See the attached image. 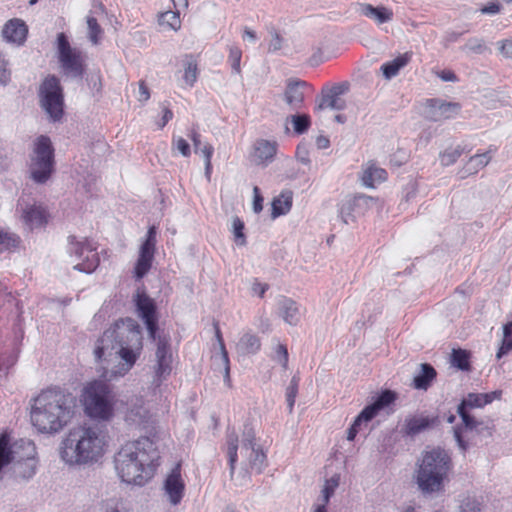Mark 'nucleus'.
<instances>
[{
	"mask_svg": "<svg viewBox=\"0 0 512 512\" xmlns=\"http://www.w3.org/2000/svg\"><path fill=\"white\" fill-rule=\"evenodd\" d=\"M292 207V192L283 191L272 202V218L287 214Z\"/></svg>",
	"mask_w": 512,
	"mask_h": 512,
	"instance_id": "34",
	"label": "nucleus"
},
{
	"mask_svg": "<svg viewBox=\"0 0 512 512\" xmlns=\"http://www.w3.org/2000/svg\"><path fill=\"white\" fill-rule=\"evenodd\" d=\"M276 153V144L267 140H259L255 144L254 157L258 164L270 161Z\"/></svg>",
	"mask_w": 512,
	"mask_h": 512,
	"instance_id": "32",
	"label": "nucleus"
},
{
	"mask_svg": "<svg viewBox=\"0 0 512 512\" xmlns=\"http://www.w3.org/2000/svg\"><path fill=\"white\" fill-rule=\"evenodd\" d=\"M143 350L139 324L132 318L119 319L96 341L95 360L101 364L105 381L124 377L135 365Z\"/></svg>",
	"mask_w": 512,
	"mask_h": 512,
	"instance_id": "1",
	"label": "nucleus"
},
{
	"mask_svg": "<svg viewBox=\"0 0 512 512\" xmlns=\"http://www.w3.org/2000/svg\"><path fill=\"white\" fill-rule=\"evenodd\" d=\"M460 112L456 102H446L441 99H429L426 105V117L431 121H442L454 118Z\"/></svg>",
	"mask_w": 512,
	"mask_h": 512,
	"instance_id": "17",
	"label": "nucleus"
},
{
	"mask_svg": "<svg viewBox=\"0 0 512 512\" xmlns=\"http://www.w3.org/2000/svg\"><path fill=\"white\" fill-rule=\"evenodd\" d=\"M138 317L146 326L149 337L156 339L158 331V315L155 301L145 291L137 290L133 297Z\"/></svg>",
	"mask_w": 512,
	"mask_h": 512,
	"instance_id": "12",
	"label": "nucleus"
},
{
	"mask_svg": "<svg viewBox=\"0 0 512 512\" xmlns=\"http://www.w3.org/2000/svg\"><path fill=\"white\" fill-rule=\"evenodd\" d=\"M171 151L175 155L179 153L183 157H190L191 148L186 139L181 136H173L171 140Z\"/></svg>",
	"mask_w": 512,
	"mask_h": 512,
	"instance_id": "40",
	"label": "nucleus"
},
{
	"mask_svg": "<svg viewBox=\"0 0 512 512\" xmlns=\"http://www.w3.org/2000/svg\"><path fill=\"white\" fill-rule=\"evenodd\" d=\"M151 418L150 411L146 408L142 397H135L130 400L125 413V422L129 426L145 428Z\"/></svg>",
	"mask_w": 512,
	"mask_h": 512,
	"instance_id": "18",
	"label": "nucleus"
},
{
	"mask_svg": "<svg viewBox=\"0 0 512 512\" xmlns=\"http://www.w3.org/2000/svg\"><path fill=\"white\" fill-rule=\"evenodd\" d=\"M217 337H218V340H219L220 350H221L220 355L218 357L219 364L223 366L225 381H230V362H229V357H228V353H227V351L225 349V345H224V343L222 341V338H221L219 330H217Z\"/></svg>",
	"mask_w": 512,
	"mask_h": 512,
	"instance_id": "44",
	"label": "nucleus"
},
{
	"mask_svg": "<svg viewBox=\"0 0 512 512\" xmlns=\"http://www.w3.org/2000/svg\"><path fill=\"white\" fill-rule=\"evenodd\" d=\"M13 456L9 440L5 435L0 436V471L12 462Z\"/></svg>",
	"mask_w": 512,
	"mask_h": 512,
	"instance_id": "41",
	"label": "nucleus"
},
{
	"mask_svg": "<svg viewBox=\"0 0 512 512\" xmlns=\"http://www.w3.org/2000/svg\"><path fill=\"white\" fill-rule=\"evenodd\" d=\"M260 339L251 333H245L237 344V349L242 354H255L260 349Z\"/></svg>",
	"mask_w": 512,
	"mask_h": 512,
	"instance_id": "36",
	"label": "nucleus"
},
{
	"mask_svg": "<svg viewBox=\"0 0 512 512\" xmlns=\"http://www.w3.org/2000/svg\"><path fill=\"white\" fill-rule=\"evenodd\" d=\"M57 55L63 72L71 77H81L84 72L82 52L73 48L64 33L57 35Z\"/></svg>",
	"mask_w": 512,
	"mask_h": 512,
	"instance_id": "10",
	"label": "nucleus"
},
{
	"mask_svg": "<svg viewBox=\"0 0 512 512\" xmlns=\"http://www.w3.org/2000/svg\"><path fill=\"white\" fill-rule=\"evenodd\" d=\"M254 193V201H253V210L255 213H260L263 209V197L260 195V190L257 186L253 189Z\"/></svg>",
	"mask_w": 512,
	"mask_h": 512,
	"instance_id": "60",
	"label": "nucleus"
},
{
	"mask_svg": "<svg viewBox=\"0 0 512 512\" xmlns=\"http://www.w3.org/2000/svg\"><path fill=\"white\" fill-rule=\"evenodd\" d=\"M279 313L289 325H296L300 320V311L297 303L290 298H282L279 303Z\"/></svg>",
	"mask_w": 512,
	"mask_h": 512,
	"instance_id": "28",
	"label": "nucleus"
},
{
	"mask_svg": "<svg viewBox=\"0 0 512 512\" xmlns=\"http://www.w3.org/2000/svg\"><path fill=\"white\" fill-rule=\"evenodd\" d=\"M241 58L242 51L237 46H231L229 48L228 62L235 74H241Z\"/></svg>",
	"mask_w": 512,
	"mask_h": 512,
	"instance_id": "47",
	"label": "nucleus"
},
{
	"mask_svg": "<svg viewBox=\"0 0 512 512\" xmlns=\"http://www.w3.org/2000/svg\"><path fill=\"white\" fill-rule=\"evenodd\" d=\"M371 421L370 418H363L362 417V411L359 413V415L355 418L353 424L351 425V427L348 429V432H347V439L349 441H353L357 435V433L359 432V430L361 429V425L363 423H367Z\"/></svg>",
	"mask_w": 512,
	"mask_h": 512,
	"instance_id": "54",
	"label": "nucleus"
},
{
	"mask_svg": "<svg viewBox=\"0 0 512 512\" xmlns=\"http://www.w3.org/2000/svg\"><path fill=\"white\" fill-rule=\"evenodd\" d=\"M19 243V237L4 230H0V251H6L16 247Z\"/></svg>",
	"mask_w": 512,
	"mask_h": 512,
	"instance_id": "46",
	"label": "nucleus"
},
{
	"mask_svg": "<svg viewBox=\"0 0 512 512\" xmlns=\"http://www.w3.org/2000/svg\"><path fill=\"white\" fill-rule=\"evenodd\" d=\"M42 108L53 120H58L63 114V92L60 80L50 75L46 77L39 89Z\"/></svg>",
	"mask_w": 512,
	"mask_h": 512,
	"instance_id": "9",
	"label": "nucleus"
},
{
	"mask_svg": "<svg viewBox=\"0 0 512 512\" xmlns=\"http://www.w3.org/2000/svg\"><path fill=\"white\" fill-rule=\"evenodd\" d=\"M501 4L496 1H491L483 6L480 11L482 14L495 15L501 11Z\"/></svg>",
	"mask_w": 512,
	"mask_h": 512,
	"instance_id": "59",
	"label": "nucleus"
},
{
	"mask_svg": "<svg viewBox=\"0 0 512 512\" xmlns=\"http://www.w3.org/2000/svg\"><path fill=\"white\" fill-rule=\"evenodd\" d=\"M157 368L156 375L159 378H163L168 375L171 371V354L169 346L163 341H159L156 350Z\"/></svg>",
	"mask_w": 512,
	"mask_h": 512,
	"instance_id": "26",
	"label": "nucleus"
},
{
	"mask_svg": "<svg viewBox=\"0 0 512 512\" xmlns=\"http://www.w3.org/2000/svg\"><path fill=\"white\" fill-rule=\"evenodd\" d=\"M463 150L460 146L455 148H447L440 154V162L442 166H450L454 164L461 156Z\"/></svg>",
	"mask_w": 512,
	"mask_h": 512,
	"instance_id": "45",
	"label": "nucleus"
},
{
	"mask_svg": "<svg viewBox=\"0 0 512 512\" xmlns=\"http://www.w3.org/2000/svg\"><path fill=\"white\" fill-rule=\"evenodd\" d=\"M485 49L484 43L481 39L470 38L463 47V50L469 51L476 54L483 53Z\"/></svg>",
	"mask_w": 512,
	"mask_h": 512,
	"instance_id": "57",
	"label": "nucleus"
},
{
	"mask_svg": "<svg viewBox=\"0 0 512 512\" xmlns=\"http://www.w3.org/2000/svg\"><path fill=\"white\" fill-rule=\"evenodd\" d=\"M76 397L60 388L42 390L30 400V422L40 434L53 436L68 426L75 416Z\"/></svg>",
	"mask_w": 512,
	"mask_h": 512,
	"instance_id": "2",
	"label": "nucleus"
},
{
	"mask_svg": "<svg viewBox=\"0 0 512 512\" xmlns=\"http://www.w3.org/2000/svg\"><path fill=\"white\" fill-rule=\"evenodd\" d=\"M499 54L506 58L512 59V38L502 39L495 43Z\"/></svg>",
	"mask_w": 512,
	"mask_h": 512,
	"instance_id": "55",
	"label": "nucleus"
},
{
	"mask_svg": "<svg viewBox=\"0 0 512 512\" xmlns=\"http://www.w3.org/2000/svg\"><path fill=\"white\" fill-rule=\"evenodd\" d=\"M184 488L185 485L181 478L180 465H177L167 476L164 484L165 493L172 505H177L181 502Z\"/></svg>",
	"mask_w": 512,
	"mask_h": 512,
	"instance_id": "20",
	"label": "nucleus"
},
{
	"mask_svg": "<svg viewBox=\"0 0 512 512\" xmlns=\"http://www.w3.org/2000/svg\"><path fill=\"white\" fill-rule=\"evenodd\" d=\"M37 461L33 455L28 456L23 461H18L13 464L12 472L15 478L28 480L36 473Z\"/></svg>",
	"mask_w": 512,
	"mask_h": 512,
	"instance_id": "30",
	"label": "nucleus"
},
{
	"mask_svg": "<svg viewBox=\"0 0 512 512\" xmlns=\"http://www.w3.org/2000/svg\"><path fill=\"white\" fill-rule=\"evenodd\" d=\"M106 446V436L100 427L80 425L62 437L58 454L69 467L90 466L103 457Z\"/></svg>",
	"mask_w": 512,
	"mask_h": 512,
	"instance_id": "4",
	"label": "nucleus"
},
{
	"mask_svg": "<svg viewBox=\"0 0 512 512\" xmlns=\"http://www.w3.org/2000/svg\"><path fill=\"white\" fill-rule=\"evenodd\" d=\"M157 228L152 225L149 227L146 238L139 249L138 259L134 267V277L137 280L142 279L151 269L154 259L157 243Z\"/></svg>",
	"mask_w": 512,
	"mask_h": 512,
	"instance_id": "14",
	"label": "nucleus"
},
{
	"mask_svg": "<svg viewBox=\"0 0 512 512\" xmlns=\"http://www.w3.org/2000/svg\"><path fill=\"white\" fill-rule=\"evenodd\" d=\"M282 45V38L279 36L278 33H274L272 35V39L269 43V51H277L281 48Z\"/></svg>",
	"mask_w": 512,
	"mask_h": 512,
	"instance_id": "62",
	"label": "nucleus"
},
{
	"mask_svg": "<svg viewBox=\"0 0 512 512\" xmlns=\"http://www.w3.org/2000/svg\"><path fill=\"white\" fill-rule=\"evenodd\" d=\"M294 131L297 134H302L306 132L310 126V117L306 114L302 115H293L291 117Z\"/></svg>",
	"mask_w": 512,
	"mask_h": 512,
	"instance_id": "51",
	"label": "nucleus"
},
{
	"mask_svg": "<svg viewBox=\"0 0 512 512\" xmlns=\"http://www.w3.org/2000/svg\"><path fill=\"white\" fill-rule=\"evenodd\" d=\"M232 229H233V234H234L236 243L241 246L245 245L246 238L243 233L244 223L238 217L233 218Z\"/></svg>",
	"mask_w": 512,
	"mask_h": 512,
	"instance_id": "53",
	"label": "nucleus"
},
{
	"mask_svg": "<svg viewBox=\"0 0 512 512\" xmlns=\"http://www.w3.org/2000/svg\"><path fill=\"white\" fill-rule=\"evenodd\" d=\"M70 239L69 251L80 261L74 265V269L84 273L93 272L99 265V256L95 248L87 240L74 241L75 237Z\"/></svg>",
	"mask_w": 512,
	"mask_h": 512,
	"instance_id": "13",
	"label": "nucleus"
},
{
	"mask_svg": "<svg viewBox=\"0 0 512 512\" xmlns=\"http://www.w3.org/2000/svg\"><path fill=\"white\" fill-rule=\"evenodd\" d=\"M54 148L49 137L41 135L35 143L30 162L31 178L38 184L49 180L54 172Z\"/></svg>",
	"mask_w": 512,
	"mask_h": 512,
	"instance_id": "8",
	"label": "nucleus"
},
{
	"mask_svg": "<svg viewBox=\"0 0 512 512\" xmlns=\"http://www.w3.org/2000/svg\"><path fill=\"white\" fill-rule=\"evenodd\" d=\"M28 29L24 21L20 19L9 20L2 31L3 37L8 41L18 45L23 44L26 39Z\"/></svg>",
	"mask_w": 512,
	"mask_h": 512,
	"instance_id": "22",
	"label": "nucleus"
},
{
	"mask_svg": "<svg viewBox=\"0 0 512 512\" xmlns=\"http://www.w3.org/2000/svg\"><path fill=\"white\" fill-rule=\"evenodd\" d=\"M198 152H200L204 157L205 162V176L208 180H210L211 172H212V164H211V158L214 152V148L209 143H204L200 148L198 149Z\"/></svg>",
	"mask_w": 512,
	"mask_h": 512,
	"instance_id": "48",
	"label": "nucleus"
},
{
	"mask_svg": "<svg viewBox=\"0 0 512 512\" xmlns=\"http://www.w3.org/2000/svg\"><path fill=\"white\" fill-rule=\"evenodd\" d=\"M436 420V417L422 412L408 415L401 427V433L405 436L414 437L432 427Z\"/></svg>",
	"mask_w": 512,
	"mask_h": 512,
	"instance_id": "19",
	"label": "nucleus"
},
{
	"mask_svg": "<svg viewBox=\"0 0 512 512\" xmlns=\"http://www.w3.org/2000/svg\"><path fill=\"white\" fill-rule=\"evenodd\" d=\"M150 98V92L148 87L145 85L143 81L139 83V97L138 100L141 102H146Z\"/></svg>",
	"mask_w": 512,
	"mask_h": 512,
	"instance_id": "63",
	"label": "nucleus"
},
{
	"mask_svg": "<svg viewBox=\"0 0 512 512\" xmlns=\"http://www.w3.org/2000/svg\"><path fill=\"white\" fill-rule=\"evenodd\" d=\"M273 359L278 362L284 369L288 366V351L285 345L277 344Z\"/></svg>",
	"mask_w": 512,
	"mask_h": 512,
	"instance_id": "56",
	"label": "nucleus"
},
{
	"mask_svg": "<svg viewBox=\"0 0 512 512\" xmlns=\"http://www.w3.org/2000/svg\"><path fill=\"white\" fill-rule=\"evenodd\" d=\"M183 67L182 81L185 86L193 87L198 78V63L192 54H185L181 59Z\"/></svg>",
	"mask_w": 512,
	"mask_h": 512,
	"instance_id": "27",
	"label": "nucleus"
},
{
	"mask_svg": "<svg viewBox=\"0 0 512 512\" xmlns=\"http://www.w3.org/2000/svg\"><path fill=\"white\" fill-rule=\"evenodd\" d=\"M512 350V321L503 326V339L496 353L497 359H501Z\"/></svg>",
	"mask_w": 512,
	"mask_h": 512,
	"instance_id": "39",
	"label": "nucleus"
},
{
	"mask_svg": "<svg viewBox=\"0 0 512 512\" xmlns=\"http://www.w3.org/2000/svg\"><path fill=\"white\" fill-rule=\"evenodd\" d=\"M180 10L166 11L160 14L158 22L161 26L168 29L177 31L181 27V20L179 16Z\"/></svg>",
	"mask_w": 512,
	"mask_h": 512,
	"instance_id": "38",
	"label": "nucleus"
},
{
	"mask_svg": "<svg viewBox=\"0 0 512 512\" xmlns=\"http://www.w3.org/2000/svg\"><path fill=\"white\" fill-rule=\"evenodd\" d=\"M339 485V478L338 477H332L328 480H326L325 485L322 489V504L324 506H327V504L330 501L331 496L334 494L336 488Z\"/></svg>",
	"mask_w": 512,
	"mask_h": 512,
	"instance_id": "49",
	"label": "nucleus"
},
{
	"mask_svg": "<svg viewBox=\"0 0 512 512\" xmlns=\"http://www.w3.org/2000/svg\"><path fill=\"white\" fill-rule=\"evenodd\" d=\"M420 368V373L413 379L414 387L416 389L426 390L432 380L436 377V371L430 364L427 363L421 364Z\"/></svg>",
	"mask_w": 512,
	"mask_h": 512,
	"instance_id": "35",
	"label": "nucleus"
},
{
	"mask_svg": "<svg viewBox=\"0 0 512 512\" xmlns=\"http://www.w3.org/2000/svg\"><path fill=\"white\" fill-rule=\"evenodd\" d=\"M358 11L363 16L373 19L378 24L389 22L393 18L392 10L384 6L374 7L368 3H359Z\"/></svg>",
	"mask_w": 512,
	"mask_h": 512,
	"instance_id": "24",
	"label": "nucleus"
},
{
	"mask_svg": "<svg viewBox=\"0 0 512 512\" xmlns=\"http://www.w3.org/2000/svg\"><path fill=\"white\" fill-rule=\"evenodd\" d=\"M239 438L234 431L228 432L227 434V456L230 467L231 479L236 482L237 485H244L249 480L248 471L246 470L240 476L235 477V465L237 462V451H238Z\"/></svg>",
	"mask_w": 512,
	"mask_h": 512,
	"instance_id": "21",
	"label": "nucleus"
},
{
	"mask_svg": "<svg viewBox=\"0 0 512 512\" xmlns=\"http://www.w3.org/2000/svg\"><path fill=\"white\" fill-rule=\"evenodd\" d=\"M439 77L446 82H455L457 80V76L451 70H443L439 74Z\"/></svg>",
	"mask_w": 512,
	"mask_h": 512,
	"instance_id": "64",
	"label": "nucleus"
},
{
	"mask_svg": "<svg viewBox=\"0 0 512 512\" xmlns=\"http://www.w3.org/2000/svg\"><path fill=\"white\" fill-rule=\"evenodd\" d=\"M349 89L347 82L338 83L331 88L323 89L320 97L318 98V105L315 110L331 109L336 111L344 110L346 101L342 98Z\"/></svg>",
	"mask_w": 512,
	"mask_h": 512,
	"instance_id": "15",
	"label": "nucleus"
},
{
	"mask_svg": "<svg viewBox=\"0 0 512 512\" xmlns=\"http://www.w3.org/2000/svg\"><path fill=\"white\" fill-rule=\"evenodd\" d=\"M240 453L246 458V467L252 472L260 474L266 467V454L256 443L255 431L250 424H245L241 435Z\"/></svg>",
	"mask_w": 512,
	"mask_h": 512,
	"instance_id": "11",
	"label": "nucleus"
},
{
	"mask_svg": "<svg viewBox=\"0 0 512 512\" xmlns=\"http://www.w3.org/2000/svg\"><path fill=\"white\" fill-rule=\"evenodd\" d=\"M22 220L32 230L42 227L47 223V213L41 206L27 205L25 208H22Z\"/></svg>",
	"mask_w": 512,
	"mask_h": 512,
	"instance_id": "23",
	"label": "nucleus"
},
{
	"mask_svg": "<svg viewBox=\"0 0 512 512\" xmlns=\"http://www.w3.org/2000/svg\"><path fill=\"white\" fill-rule=\"evenodd\" d=\"M451 469L452 460L446 450L437 447L425 451L416 471L419 489L425 494L442 490Z\"/></svg>",
	"mask_w": 512,
	"mask_h": 512,
	"instance_id": "5",
	"label": "nucleus"
},
{
	"mask_svg": "<svg viewBox=\"0 0 512 512\" xmlns=\"http://www.w3.org/2000/svg\"><path fill=\"white\" fill-rule=\"evenodd\" d=\"M298 382L299 379L296 376H293L286 389V401L290 413L293 411L295 399L298 393Z\"/></svg>",
	"mask_w": 512,
	"mask_h": 512,
	"instance_id": "50",
	"label": "nucleus"
},
{
	"mask_svg": "<svg viewBox=\"0 0 512 512\" xmlns=\"http://www.w3.org/2000/svg\"><path fill=\"white\" fill-rule=\"evenodd\" d=\"M158 458L155 443L142 437L120 447L114 455V468L123 482L142 486L153 476Z\"/></svg>",
	"mask_w": 512,
	"mask_h": 512,
	"instance_id": "3",
	"label": "nucleus"
},
{
	"mask_svg": "<svg viewBox=\"0 0 512 512\" xmlns=\"http://www.w3.org/2000/svg\"><path fill=\"white\" fill-rule=\"evenodd\" d=\"M396 400V394L391 390L383 391L375 400L374 403L366 406L362 410L363 418H370L371 420L378 414V412L389 406Z\"/></svg>",
	"mask_w": 512,
	"mask_h": 512,
	"instance_id": "25",
	"label": "nucleus"
},
{
	"mask_svg": "<svg viewBox=\"0 0 512 512\" xmlns=\"http://www.w3.org/2000/svg\"><path fill=\"white\" fill-rule=\"evenodd\" d=\"M10 79V71L7 69V62L0 53V84H7Z\"/></svg>",
	"mask_w": 512,
	"mask_h": 512,
	"instance_id": "58",
	"label": "nucleus"
},
{
	"mask_svg": "<svg viewBox=\"0 0 512 512\" xmlns=\"http://www.w3.org/2000/svg\"><path fill=\"white\" fill-rule=\"evenodd\" d=\"M491 151L492 149L490 148L487 152L470 157L469 161L465 165V171L468 174H475L480 169L484 168L491 160Z\"/></svg>",
	"mask_w": 512,
	"mask_h": 512,
	"instance_id": "37",
	"label": "nucleus"
},
{
	"mask_svg": "<svg viewBox=\"0 0 512 512\" xmlns=\"http://www.w3.org/2000/svg\"><path fill=\"white\" fill-rule=\"evenodd\" d=\"M307 86L305 81L296 78H290L286 81L282 100L291 111H299L303 107Z\"/></svg>",
	"mask_w": 512,
	"mask_h": 512,
	"instance_id": "16",
	"label": "nucleus"
},
{
	"mask_svg": "<svg viewBox=\"0 0 512 512\" xmlns=\"http://www.w3.org/2000/svg\"><path fill=\"white\" fill-rule=\"evenodd\" d=\"M386 178L387 172L375 164H368L361 176L362 184L369 188H374L377 184L384 182Z\"/></svg>",
	"mask_w": 512,
	"mask_h": 512,
	"instance_id": "29",
	"label": "nucleus"
},
{
	"mask_svg": "<svg viewBox=\"0 0 512 512\" xmlns=\"http://www.w3.org/2000/svg\"><path fill=\"white\" fill-rule=\"evenodd\" d=\"M460 512H482V505L475 497L467 496L461 502Z\"/></svg>",
	"mask_w": 512,
	"mask_h": 512,
	"instance_id": "52",
	"label": "nucleus"
},
{
	"mask_svg": "<svg viewBox=\"0 0 512 512\" xmlns=\"http://www.w3.org/2000/svg\"><path fill=\"white\" fill-rule=\"evenodd\" d=\"M86 22L88 28V38L94 45H96L99 43V39L103 33V30L98 24L97 19L93 16L88 15Z\"/></svg>",
	"mask_w": 512,
	"mask_h": 512,
	"instance_id": "42",
	"label": "nucleus"
},
{
	"mask_svg": "<svg viewBox=\"0 0 512 512\" xmlns=\"http://www.w3.org/2000/svg\"><path fill=\"white\" fill-rule=\"evenodd\" d=\"M82 402L90 418L107 421L114 415L116 396L104 381L96 380L87 384L83 389Z\"/></svg>",
	"mask_w": 512,
	"mask_h": 512,
	"instance_id": "6",
	"label": "nucleus"
},
{
	"mask_svg": "<svg viewBox=\"0 0 512 512\" xmlns=\"http://www.w3.org/2000/svg\"><path fill=\"white\" fill-rule=\"evenodd\" d=\"M487 396L484 393H469L457 407V413L461 417L462 425L454 428V438L461 450L467 449V443L463 439L464 432L475 431L483 433L489 430V426L482 420L476 419L472 416L468 409L482 408L487 405Z\"/></svg>",
	"mask_w": 512,
	"mask_h": 512,
	"instance_id": "7",
	"label": "nucleus"
},
{
	"mask_svg": "<svg viewBox=\"0 0 512 512\" xmlns=\"http://www.w3.org/2000/svg\"><path fill=\"white\" fill-rule=\"evenodd\" d=\"M371 199L372 198L365 195H358L344 199L339 208V216L341 217L342 221L345 224H348L349 220L352 218V212L355 206H358L361 203L366 204Z\"/></svg>",
	"mask_w": 512,
	"mask_h": 512,
	"instance_id": "31",
	"label": "nucleus"
},
{
	"mask_svg": "<svg viewBox=\"0 0 512 512\" xmlns=\"http://www.w3.org/2000/svg\"><path fill=\"white\" fill-rule=\"evenodd\" d=\"M451 363L460 370H469V354L462 349L453 350Z\"/></svg>",
	"mask_w": 512,
	"mask_h": 512,
	"instance_id": "43",
	"label": "nucleus"
},
{
	"mask_svg": "<svg viewBox=\"0 0 512 512\" xmlns=\"http://www.w3.org/2000/svg\"><path fill=\"white\" fill-rule=\"evenodd\" d=\"M188 136L190 137L192 143H193V146H194V150L195 152L197 153L198 152V149L200 148V146H202V142H201V135L200 133L192 128L190 130V133L188 134Z\"/></svg>",
	"mask_w": 512,
	"mask_h": 512,
	"instance_id": "61",
	"label": "nucleus"
},
{
	"mask_svg": "<svg viewBox=\"0 0 512 512\" xmlns=\"http://www.w3.org/2000/svg\"><path fill=\"white\" fill-rule=\"evenodd\" d=\"M412 53L406 52L392 61L386 62L381 66V70L386 79L396 76L399 70L405 67L411 60Z\"/></svg>",
	"mask_w": 512,
	"mask_h": 512,
	"instance_id": "33",
	"label": "nucleus"
}]
</instances>
